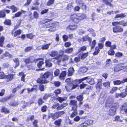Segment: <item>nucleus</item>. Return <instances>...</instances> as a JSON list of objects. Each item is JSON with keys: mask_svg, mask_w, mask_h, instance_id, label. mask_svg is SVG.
<instances>
[{"mask_svg": "<svg viewBox=\"0 0 127 127\" xmlns=\"http://www.w3.org/2000/svg\"><path fill=\"white\" fill-rule=\"evenodd\" d=\"M112 25L115 26L118 25H122L123 27L127 26V22H125L124 20H122L120 21H115L112 22Z\"/></svg>", "mask_w": 127, "mask_h": 127, "instance_id": "nucleus-9", "label": "nucleus"}, {"mask_svg": "<svg viewBox=\"0 0 127 127\" xmlns=\"http://www.w3.org/2000/svg\"><path fill=\"white\" fill-rule=\"evenodd\" d=\"M55 0H49L46 3V5L49 6L53 4Z\"/></svg>", "mask_w": 127, "mask_h": 127, "instance_id": "nucleus-43", "label": "nucleus"}, {"mask_svg": "<svg viewBox=\"0 0 127 127\" xmlns=\"http://www.w3.org/2000/svg\"><path fill=\"white\" fill-rule=\"evenodd\" d=\"M50 45V43L44 44L42 46L41 48L42 50H47L48 49L49 46Z\"/></svg>", "mask_w": 127, "mask_h": 127, "instance_id": "nucleus-37", "label": "nucleus"}, {"mask_svg": "<svg viewBox=\"0 0 127 127\" xmlns=\"http://www.w3.org/2000/svg\"><path fill=\"white\" fill-rule=\"evenodd\" d=\"M24 62L26 65H27L30 63H32L33 62V61H31L30 57L25 58L24 60Z\"/></svg>", "mask_w": 127, "mask_h": 127, "instance_id": "nucleus-29", "label": "nucleus"}, {"mask_svg": "<svg viewBox=\"0 0 127 127\" xmlns=\"http://www.w3.org/2000/svg\"><path fill=\"white\" fill-rule=\"evenodd\" d=\"M29 65L27 64L26 65V67L28 69V70H34L36 68V67L35 65H33L32 63Z\"/></svg>", "mask_w": 127, "mask_h": 127, "instance_id": "nucleus-25", "label": "nucleus"}, {"mask_svg": "<svg viewBox=\"0 0 127 127\" xmlns=\"http://www.w3.org/2000/svg\"><path fill=\"white\" fill-rule=\"evenodd\" d=\"M126 15L124 13H122L116 15L115 17V18H124L126 17Z\"/></svg>", "mask_w": 127, "mask_h": 127, "instance_id": "nucleus-38", "label": "nucleus"}, {"mask_svg": "<svg viewBox=\"0 0 127 127\" xmlns=\"http://www.w3.org/2000/svg\"><path fill=\"white\" fill-rule=\"evenodd\" d=\"M56 22H50L48 24H45L44 26L46 28H49L51 27L56 26Z\"/></svg>", "mask_w": 127, "mask_h": 127, "instance_id": "nucleus-22", "label": "nucleus"}, {"mask_svg": "<svg viewBox=\"0 0 127 127\" xmlns=\"http://www.w3.org/2000/svg\"><path fill=\"white\" fill-rule=\"evenodd\" d=\"M19 104L18 101H14L10 104V105L11 106L15 107L18 106Z\"/></svg>", "mask_w": 127, "mask_h": 127, "instance_id": "nucleus-50", "label": "nucleus"}, {"mask_svg": "<svg viewBox=\"0 0 127 127\" xmlns=\"http://www.w3.org/2000/svg\"><path fill=\"white\" fill-rule=\"evenodd\" d=\"M58 52L56 51H54L51 52L49 54V55L52 57H54L56 56H57L58 55Z\"/></svg>", "mask_w": 127, "mask_h": 127, "instance_id": "nucleus-35", "label": "nucleus"}, {"mask_svg": "<svg viewBox=\"0 0 127 127\" xmlns=\"http://www.w3.org/2000/svg\"><path fill=\"white\" fill-rule=\"evenodd\" d=\"M82 39L83 41H88L90 42V43L92 41V38L89 37L88 35H86L85 36H83Z\"/></svg>", "mask_w": 127, "mask_h": 127, "instance_id": "nucleus-23", "label": "nucleus"}, {"mask_svg": "<svg viewBox=\"0 0 127 127\" xmlns=\"http://www.w3.org/2000/svg\"><path fill=\"white\" fill-rule=\"evenodd\" d=\"M3 55L5 57H9L10 58L13 57L12 55L9 54L7 51H5Z\"/></svg>", "mask_w": 127, "mask_h": 127, "instance_id": "nucleus-53", "label": "nucleus"}, {"mask_svg": "<svg viewBox=\"0 0 127 127\" xmlns=\"http://www.w3.org/2000/svg\"><path fill=\"white\" fill-rule=\"evenodd\" d=\"M114 51L111 49L108 52V53L109 55L112 56L114 55L115 54Z\"/></svg>", "mask_w": 127, "mask_h": 127, "instance_id": "nucleus-64", "label": "nucleus"}, {"mask_svg": "<svg viewBox=\"0 0 127 127\" xmlns=\"http://www.w3.org/2000/svg\"><path fill=\"white\" fill-rule=\"evenodd\" d=\"M123 56V53L119 52H117L115 54V56L118 58H119Z\"/></svg>", "mask_w": 127, "mask_h": 127, "instance_id": "nucleus-61", "label": "nucleus"}, {"mask_svg": "<svg viewBox=\"0 0 127 127\" xmlns=\"http://www.w3.org/2000/svg\"><path fill=\"white\" fill-rule=\"evenodd\" d=\"M61 90L59 89L56 90L54 92V93L55 94L56 96H57L58 95L61 93Z\"/></svg>", "mask_w": 127, "mask_h": 127, "instance_id": "nucleus-57", "label": "nucleus"}, {"mask_svg": "<svg viewBox=\"0 0 127 127\" xmlns=\"http://www.w3.org/2000/svg\"><path fill=\"white\" fill-rule=\"evenodd\" d=\"M15 75V74H9L5 75V78L7 79V81H11L14 78V77Z\"/></svg>", "mask_w": 127, "mask_h": 127, "instance_id": "nucleus-17", "label": "nucleus"}, {"mask_svg": "<svg viewBox=\"0 0 127 127\" xmlns=\"http://www.w3.org/2000/svg\"><path fill=\"white\" fill-rule=\"evenodd\" d=\"M10 98L9 96L4 97L0 99V102H4L7 101Z\"/></svg>", "mask_w": 127, "mask_h": 127, "instance_id": "nucleus-46", "label": "nucleus"}, {"mask_svg": "<svg viewBox=\"0 0 127 127\" xmlns=\"http://www.w3.org/2000/svg\"><path fill=\"white\" fill-rule=\"evenodd\" d=\"M118 88L117 87H113L110 91V93L111 94H113L117 90Z\"/></svg>", "mask_w": 127, "mask_h": 127, "instance_id": "nucleus-51", "label": "nucleus"}, {"mask_svg": "<svg viewBox=\"0 0 127 127\" xmlns=\"http://www.w3.org/2000/svg\"><path fill=\"white\" fill-rule=\"evenodd\" d=\"M66 75V72L65 71H62L59 76V78L61 80H64Z\"/></svg>", "mask_w": 127, "mask_h": 127, "instance_id": "nucleus-18", "label": "nucleus"}, {"mask_svg": "<svg viewBox=\"0 0 127 127\" xmlns=\"http://www.w3.org/2000/svg\"><path fill=\"white\" fill-rule=\"evenodd\" d=\"M117 107L116 106H112L109 109L108 115L110 116H114L116 113Z\"/></svg>", "mask_w": 127, "mask_h": 127, "instance_id": "nucleus-6", "label": "nucleus"}, {"mask_svg": "<svg viewBox=\"0 0 127 127\" xmlns=\"http://www.w3.org/2000/svg\"><path fill=\"white\" fill-rule=\"evenodd\" d=\"M88 78V77H86L82 79H75L73 80L74 83H78V82L79 84L81 83L83 81L87 79Z\"/></svg>", "mask_w": 127, "mask_h": 127, "instance_id": "nucleus-19", "label": "nucleus"}, {"mask_svg": "<svg viewBox=\"0 0 127 127\" xmlns=\"http://www.w3.org/2000/svg\"><path fill=\"white\" fill-rule=\"evenodd\" d=\"M21 11H18L14 15V17H18L22 15V13H25L26 11L22 10H21Z\"/></svg>", "mask_w": 127, "mask_h": 127, "instance_id": "nucleus-33", "label": "nucleus"}, {"mask_svg": "<svg viewBox=\"0 0 127 127\" xmlns=\"http://www.w3.org/2000/svg\"><path fill=\"white\" fill-rule=\"evenodd\" d=\"M37 102L38 105L40 106L44 103V101H43L42 98H39L38 99Z\"/></svg>", "mask_w": 127, "mask_h": 127, "instance_id": "nucleus-49", "label": "nucleus"}, {"mask_svg": "<svg viewBox=\"0 0 127 127\" xmlns=\"http://www.w3.org/2000/svg\"><path fill=\"white\" fill-rule=\"evenodd\" d=\"M54 77L52 72L46 71L40 74V77L36 80L37 82L40 84H46L51 81Z\"/></svg>", "mask_w": 127, "mask_h": 127, "instance_id": "nucleus-1", "label": "nucleus"}, {"mask_svg": "<svg viewBox=\"0 0 127 127\" xmlns=\"http://www.w3.org/2000/svg\"><path fill=\"white\" fill-rule=\"evenodd\" d=\"M54 59L53 58L46 59L45 61V66L47 67H50L53 65V64L51 63L52 60Z\"/></svg>", "mask_w": 127, "mask_h": 127, "instance_id": "nucleus-13", "label": "nucleus"}, {"mask_svg": "<svg viewBox=\"0 0 127 127\" xmlns=\"http://www.w3.org/2000/svg\"><path fill=\"white\" fill-rule=\"evenodd\" d=\"M113 83L114 85H119L122 83H123L122 80L120 81V80L114 81L113 82Z\"/></svg>", "mask_w": 127, "mask_h": 127, "instance_id": "nucleus-55", "label": "nucleus"}, {"mask_svg": "<svg viewBox=\"0 0 127 127\" xmlns=\"http://www.w3.org/2000/svg\"><path fill=\"white\" fill-rule=\"evenodd\" d=\"M62 120L61 119H59L55 121L54 122V124L58 126H60L61 125Z\"/></svg>", "mask_w": 127, "mask_h": 127, "instance_id": "nucleus-34", "label": "nucleus"}, {"mask_svg": "<svg viewBox=\"0 0 127 127\" xmlns=\"http://www.w3.org/2000/svg\"><path fill=\"white\" fill-rule=\"evenodd\" d=\"M69 104L70 105L72 106V110L76 109H77L78 107L77 101L75 100H70Z\"/></svg>", "mask_w": 127, "mask_h": 127, "instance_id": "nucleus-12", "label": "nucleus"}, {"mask_svg": "<svg viewBox=\"0 0 127 127\" xmlns=\"http://www.w3.org/2000/svg\"><path fill=\"white\" fill-rule=\"evenodd\" d=\"M1 33H0V47H3V44H4V41L5 39V37L3 36H0Z\"/></svg>", "mask_w": 127, "mask_h": 127, "instance_id": "nucleus-21", "label": "nucleus"}, {"mask_svg": "<svg viewBox=\"0 0 127 127\" xmlns=\"http://www.w3.org/2000/svg\"><path fill=\"white\" fill-rule=\"evenodd\" d=\"M86 49L87 47L86 46H84L81 47L78 49V52L76 54V55H77V54L81 52H83L85 51L86 50Z\"/></svg>", "mask_w": 127, "mask_h": 127, "instance_id": "nucleus-28", "label": "nucleus"}, {"mask_svg": "<svg viewBox=\"0 0 127 127\" xmlns=\"http://www.w3.org/2000/svg\"><path fill=\"white\" fill-rule=\"evenodd\" d=\"M52 108L54 109H56L57 110H60V104L58 103H56L53 105Z\"/></svg>", "mask_w": 127, "mask_h": 127, "instance_id": "nucleus-32", "label": "nucleus"}, {"mask_svg": "<svg viewBox=\"0 0 127 127\" xmlns=\"http://www.w3.org/2000/svg\"><path fill=\"white\" fill-rule=\"evenodd\" d=\"M96 44V40H94L93 41L90 43V45L91 46V49H92L94 48Z\"/></svg>", "mask_w": 127, "mask_h": 127, "instance_id": "nucleus-41", "label": "nucleus"}, {"mask_svg": "<svg viewBox=\"0 0 127 127\" xmlns=\"http://www.w3.org/2000/svg\"><path fill=\"white\" fill-rule=\"evenodd\" d=\"M76 98L78 101H82L83 100L84 97L83 95L81 94L80 95L77 96Z\"/></svg>", "mask_w": 127, "mask_h": 127, "instance_id": "nucleus-44", "label": "nucleus"}, {"mask_svg": "<svg viewBox=\"0 0 127 127\" xmlns=\"http://www.w3.org/2000/svg\"><path fill=\"white\" fill-rule=\"evenodd\" d=\"M60 53H62L61 54H59L57 56L54 58V59L57 60L58 63H60L62 61L64 62L68 60L69 59V56L66 55H64V51H60Z\"/></svg>", "mask_w": 127, "mask_h": 127, "instance_id": "nucleus-3", "label": "nucleus"}, {"mask_svg": "<svg viewBox=\"0 0 127 127\" xmlns=\"http://www.w3.org/2000/svg\"><path fill=\"white\" fill-rule=\"evenodd\" d=\"M100 50L98 47H96L95 48V50L93 53L94 55H97L99 52Z\"/></svg>", "mask_w": 127, "mask_h": 127, "instance_id": "nucleus-48", "label": "nucleus"}, {"mask_svg": "<svg viewBox=\"0 0 127 127\" xmlns=\"http://www.w3.org/2000/svg\"><path fill=\"white\" fill-rule=\"evenodd\" d=\"M47 107L46 105H44L42 106L41 108V110L42 112H44L47 111Z\"/></svg>", "mask_w": 127, "mask_h": 127, "instance_id": "nucleus-58", "label": "nucleus"}, {"mask_svg": "<svg viewBox=\"0 0 127 127\" xmlns=\"http://www.w3.org/2000/svg\"><path fill=\"white\" fill-rule=\"evenodd\" d=\"M65 113L63 111H58L54 113H51L50 114L51 118L54 120H55L61 117Z\"/></svg>", "mask_w": 127, "mask_h": 127, "instance_id": "nucleus-4", "label": "nucleus"}, {"mask_svg": "<svg viewBox=\"0 0 127 127\" xmlns=\"http://www.w3.org/2000/svg\"><path fill=\"white\" fill-rule=\"evenodd\" d=\"M73 51V48H69L66 49L64 51L65 53L67 54H70Z\"/></svg>", "mask_w": 127, "mask_h": 127, "instance_id": "nucleus-36", "label": "nucleus"}, {"mask_svg": "<svg viewBox=\"0 0 127 127\" xmlns=\"http://www.w3.org/2000/svg\"><path fill=\"white\" fill-rule=\"evenodd\" d=\"M53 20V19H45L43 20L40 21V23L41 24H43L50 22L52 21Z\"/></svg>", "mask_w": 127, "mask_h": 127, "instance_id": "nucleus-24", "label": "nucleus"}, {"mask_svg": "<svg viewBox=\"0 0 127 127\" xmlns=\"http://www.w3.org/2000/svg\"><path fill=\"white\" fill-rule=\"evenodd\" d=\"M77 25H70L67 27V29L70 31H74L77 28L78 26Z\"/></svg>", "mask_w": 127, "mask_h": 127, "instance_id": "nucleus-16", "label": "nucleus"}, {"mask_svg": "<svg viewBox=\"0 0 127 127\" xmlns=\"http://www.w3.org/2000/svg\"><path fill=\"white\" fill-rule=\"evenodd\" d=\"M71 110H73V111L72 112L70 115V117L71 118H73L77 114V109H74V110H72L71 109Z\"/></svg>", "mask_w": 127, "mask_h": 127, "instance_id": "nucleus-27", "label": "nucleus"}, {"mask_svg": "<svg viewBox=\"0 0 127 127\" xmlns=\"http://www.w3.org/2000/svg\"><path fill=\"white\" fill-rule=\"evenodd\" d=\"M74 69L73 67L70 68L68 70L67 72L68 76H71L72 75L73 73L74 72Z\"/></svg>", "mask_w": 127, "mask_h": 127, "instance_id": "nucleus-31", "label": "nucleus"}, {"mask_svg": "<svg viewBox=\"0 0 127 127\" xmlns=\"http://www.w3.org/2000/svg\"><path fill=\"white\" fill-rule=\"evenodd\" d=\"M4 24L6 25L10 26L11 24V21L9 19H6L4 21Z\"/></svg>", "mask_w": 127, "mask_h": 127, "instance_id": "nucleus-42", "label": "nucleus"}, {"mask_svg": "<svg viewBox=\"0 0 127 127\" xmlns=\"http://www.w3.org/2000/svg\"><path fill=\"white\" fill-rule=\"evenodd\" d=\"M6 16V14L4 11H0V18H4Z\"/></svg>", "mask_w": 127, "mask_h": 127, "instance_id": "nucleus-56", "label": "nucleus"}, {"mask_svg": "<svg viewBox=\"0 0 127 127\" xmlns=\"http://www.w3.org/2000/svg\"><path fill=\"white\" fill-rule=\"evenodd\" d=\"M120 111L121 113L123 114H127V103H125L121 105Z\"/></svg>", "mask_w": 127, "mask_h": 127, "instance_id": "nucleus-10", "label": "nucleus"}, {"mask_svg": "<svg viewBox=\"0 0 127 127\" xmlns=\"http://www.w3.org/2000/svg\"><path fill=\"white\" fill-rule=\"evenodd\" d=\"M72 84V86L71 87L72 90L75 89V88H76L77 87H78L79 86V85H78V83H74L73 80V83Z\"/></svg>", "mask_w": 127, "mask_h": 127, "instance_id": "nucleus-60", "label": "nucleus"}, {"mask_svg": "<svg viewBox=\"0 0 127 127\" xmlns=\"http://www.w3.org/2000/svg\"><path fill=\"white\" fill-rule=\"evenodd\" d=\"M1 112L5 114H9L10 113L9 109L6 107L5 106H2L0 109Z\"/></svg>", "mask_w": 127, "mask_h": 127, "instance_id": "nucleus-14", "label": "nucleus"}, {"mask_svg": "<svg viewBox=\"0 0 127 127\" xmlns=\"http://www.w3.org/2000/svg\"><path fill=\"white\" fill-rule=\"evenodd\" d=\"M19 76H22L21 78V80L23 82H25V77L26 76V75L24 74V73L23 72H21L19 73Z\"/></svg>", "mask_w": 127, "mask_h": 127, "instance_id": "nucleus-39", "label": "nucleus"}, {"mask_svg": "<svg viewBox=\"0 0 127 127\" xmlns=\"http://www.w3.org/2000/svg\"><path fill=\"white\" fill-rule=\"evenodd\" d=\"M38 61L39 62L37 63V65L38 68H40L44 64V59L43 58H38L34 59L33 61L36 63Z\"/></svg>", "mask_w": 127, "mask_h": 127, "instance_id": "nucleus-5", "label": "nucleus"}, {"mask_svg": "<svg viewBox=\"0 0 127 127\" xmlns=\"http://www.w3.org/2000/svg\"><path fill=\"white\" fill-rule=\"evenodd\" d=\"M10 8L12 10V13H14L17 11L18 9L14 5H12L10 7Z\"/></svg>", "mask_w": 127, "mask_h": 127, "instance_id": "nucleus-45", "label": "nucleus"}, {"mask_svg": "<svg viewBox=\"0 0 127 127\" xmlns=\"http://www.w3.org/2000/svg\"><path fill=\"white\" fill-rule=\"evenodd\" d=\"M86 82H87L90 85H93L94 84L95 82L94 81V78H88L87 79Z\"/></svg>", "mask_w": 127, "mask_h": 127, "instance_id": "nucleus-26", "label": "nucleus"}, {"mask_svg": "<svg viewBox=\"0 0 127 127\" xmlns=\"http://www.w3.org/2000/svg\"><path fill=\"white\" fill-rule=\"evenodd\" d=\"M33 49V47L32 46H28L26 47L24 49V51L25 52H30Z\"/></svg>", "mask_w": 127, "mask_h": 127, "instance_id": "nucleus-40", "label": "nucleus"}, {"mask_svg": "<svg viewBox=\"0 0 127 127\" xmlns=\"http://www.w3.org/2000/svg\"><path fill=\"white\" fill-rule=\"evenodd\" d=\"M26 36L27 38L31 39H32L34 36V35H33L32 33L27 34H26Z\"/></svg>", "mask_w": 127, "mask_h": 127, "instance_id": "nucleus-52", "label": "nucleus"}, {"mask_svg": "<svg viewBox=\"0 0 127 127\" xmlns=\"http://www.w3.org/2000/svg\"><path fill=\"white\" fill-rule=\"evenodd\" d=\"M6 75L3 71L0 72V79H4L5 78Z\"/></svg>", "mask_w": 127, "mask_h": 127, "instance_id": "nucleus-59", "label": "nucleus"}, {"mask_svg": "<svg viewBox=\"0 0 127 127\" xmlns=\"http://www.w3.org/2000/svg\"><path fill=\"white\" fill-rule=\"evenodd\" d=\"M38 123V120H34L33 122H32V124L33 125L34 127H39L37 124Z\"/></svg>", "mask_w": 127, "mask_h": 127, "instance_id": "nucleus-54", "label": "nucleus"}, {"mask_svg": "<svg viewBox=\"0 0 127 127\" xmlns=\"http://www.w3.org/2000/svg\"><path fill=\"white\" fill-rule=\"evenodd\" d=\"M21 32V30L19 29L16 30H12L11 32V33L12 36L14 37H16L20 35Z\"/></svg>", "mask_w": 127, "mask_h": 127, "instance_id": "nucleus-11", "label": "nucleus"}, {"mask_svg": "<svg viewBox=\"0 0 127 127\" xmlns=\"http://www.w3.org/2000/svg\"><path fill=\"white\" fill-rule=\"evenodd\" d=\"M89 54L88 52H87L86 53L80 54L79 55L80 59L82 60H84L88 56Z\"/></svg>", "mask_w": 127, "mask_h": 127, "instance_id": "nucleus-20", "label": "nucleus"}, {"mask_svg": "<svg viewBox=\"0 0 127 127\" xmlns=\"http://www.w3.org/2000/svg\"><path fill=\"white\" fill-rule=\"evenodd\" d=\"M124 64L123 63H120L115 65L114 67V71L118 72L124 69L125 67L124 66Z\"/></svg>", "mask_w": 127, "mask_h": 127, "instance_id": "nucleus-7", "label": "nucleus"}, {"mask_svg": "<svg viewBox=\"0 0 127 127\" xmlns=\"http://www.w3.org/2000/svg\"><path fill=\"white\" fill-rule=\"evenodd\" d=\"M67 105V104L66 103H63L61 105H60V110H61L65 107Z\"/></svg>", "mask_w": 127, "mask_h": 127, "instance_id": "nucleus-62", "label": "nucleus"}, {"mask_svg": "<svg viewBox=\"0 0 127 127\" xmlns=\"http://www.w3.org/2000/svg\"><path fill=\"white\" fill-rule=\"evenodd\" d=\"M14 62L15 63V65L14 67L15 68L19 66L20 65V62L19 59L18 58H15L13 60Z\"/></svg>", "mask_w": 127, "mask_h": 127, "instance_id": "nucleus-30", "label": "nucleus"}, {"mask_svg": "<svg viewBox=\"0 0 127 127\" xmlns=\"http://www.w3.org/2000/svg\"><path fill=\"white\" fill-rule=\"evenodd\" d=\"M73 7V6L71 3H69L67 5L66 9L68 10H71Z\"/></svg>", "mask_w": 127, "mask_h": 127, "instance_id": "nucleus-63", "label": "nucleus"}, {"mask_svg": "<svg viewBox=\"0 0 127 127\" xmlns=\"http://www.w3.org/2000/svg\"><path fill=\"white\" fill-rule=\"evenodd\" d=\"M27 90L28 91V92L29 93L33 91L36 92L38 90V85H33L31 89L30 88H28Z\"/></svg>", "mask_w": 127, "mask_h": 127, "instance_id": "nucleus-15", "label": "nucleus"}, {"mask_svg": "<svg viewBox=\"0 0 127 127\" xmlns=\"http://www.w3.org/2000/svg\"><path fill=\"white\" fill-rule=\"evenodd\" d=\"M88 69L87 68L83 67H81L80 69V72L81 73H84L86 72L87 70Z\"/></svg>", "mask_w": 127, "mask_h": 127, "instance_id": "nucleus-47", "label": "nucleus"}, {"mask_svg": "<svg viewBox=\"0 0 127 127\" xmlns=\"http://www.w3.org/2000/svg\"><path fill=\"white\" fill-rule=\"evenodd\" d=\"M114 27L113 28V31L115 33H120L123 32V29L121 26L117 25L114 26Z\"/></svg>", "mask_w": 127, "mask_h": 127, "instance_id": "nucleus-8", "label": "nucleus"}, {"mask_svg": "<svg viewBox=\"0 0 127 127\" xmlns=\"http://www.w3.org/2000/svg\"><path fill=\"white\" fill-rule=\"evenodd\" d=\"M85 18V15L84 14L75 13L71 15L70 17L71 21L75 24H79Z\"/></svg>", "mask_w": 127, "mask_h": 127, "instance_id": "nucleus-2", "label": "nucleus"}]
</instances>
